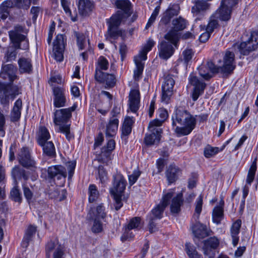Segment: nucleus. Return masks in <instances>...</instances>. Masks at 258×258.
<instances>
[{
  "label": "nucleus",
  "instance_id": "e2e57ef3",
  "mask_svg": "<svg viewBox=\"0 0 258 258\" xmlns=\"http://www.w3.org/2000/svg\"><path fill=\"white\" fill-rule=\"evenodd\" d=\"M113 196L115 201L114 207L116 211L119 210L122 207V203L121 202V197L123 194H111Z\"/></svg>",
  "mask_w": 258,
  "mask_h": 258
},
{
  "label": "nucleus",
  "instance_id": "3c124183",
  "mask_svg": "<svg viewBox=\"0 0 258 258\" xmlns=\"http://www.w3.org/2000/svg\"><path fill=\"white\" fill-rule=\"evenodd\" d=\"M185 250L189 258H200V255L190 243L185 244Z\"/></svg>",
  "mask_w": 258,
  "mask_h": 258
},
{
  "label": "nucleus",
  "instance_id": "ddd939ff",
  "mask_svg": "<svg viewBox=\"0 0 258 258\" xmlns=\"http://www.w3.org/2000/svg\"><path fill=\"white\" fill-rule=\"evenodd\" d=\"M112 185L109 189L110 194H123L127 182L123 175L117 172L112 175Z\"/></svg>",
  "mask_w": 258,
  "mask_h": 258
},
{
  "label": "nucleus",
  "instance_id": "603ef678",
  "mask_svg": "<svg viewBox=\"0 0 258 258\" xmlns=\"http://www.w3.org/2000/svg\"><path fill=\"white\" fill-rule=\"evenodd\" d=\"M219 151V150L218 147H213L208 145L204 149V156L205 157L209 158L217 154Z\"/></svg>",
  "mask_w": 258,
  "mask_h": 258
},
{
  "label": "nucleus",
  "instance_id": "4d7b16f0",
  "mask_svg": "<svg viewBox=\"0 0 258 258\" xmlns=\"http://www.w3.org/2000/svg\"><path fill=\"white\" fill-rule=\"evenodd\" d=\"M141 172L139 169H135L133 173L128 175V183L131 186L134 184L141 175Z\"/></svg>",
  "mask_w": 258,
  "mask_h": 258
},
{
  "label": "nucleus",
  "instance_id": "20e7f679",
  "mask_svg": "<svg viewBox=\"0 0 258 258\" xmlns=\"http://www.w3.org/2000/svg\"><path fill=\"white\" fill-rule=\"evenodd\" d=\"M77 108V105L74 104L71 107L56 110L53 113V122L55 125L59 126V132L64 134L66 138L71 140L73 136L70 133V124H65L72 116V112Z\"/></svg>",
  "mask_w": 258,
  "mask_h": 258
},
{
  "label": "nucleus",
  "instance_id": "412c9836",
  "mask_svg": "<svg viewBox=\"0 0 258 258\" xmlns=\"http://www.w3.org/2000/svg\"><path fill=\"white\" fill-rule=\"evenodd\" d=\"M192 230L194 235L198 238H204L208 236L212 232L208 229L206 225L200 223H196L192 227Z\"/></svg>",
  "mask_w": 258,
  "mask_h": 258
},
{
  "label": "nucleus",
  "instance_id": "bb28decb",
  "mask_svg": "<svg viewBox=\"0 0 258 258\" xmlns=\"http://www.w3.org/2000/svg\"><path fill=\"white\" fill-rule=\"evenodd\" d=\"M241 225V221L238 219L235 221L232 225L230 228V234L232 238V244L234 246H236L239 241V233L240 228Z\"/></svg>",
  "mask_w": 258,
  "mask_h": 258
},
{
  "label": "nucleus",
  "instance_id": "a18cd8bd",
  "mask_svg": "<svg viewBox=\"0 0 258 258\" xmlns=\"http://www.w3.org/2000/svg\"><path fill=\"white\" fill-rule=\"evenodd\" d=\"M98 174L100 182L102 184L103 186H105L108 180V177L107 173L103 166H99L98 168Z\"/></svg>",
  "mask_w": 258,
  "mask_h": 258
},
{
  "label": "nucleus",
  "instance_id": "393cba45",
  "mask_svg": "<svg viewBox=\"0 0 258 258\" xmlns=\"http://www.w3.org/2000/svg\"><path fill=\"white\" fill-rule=\"evenodd\" d=\"M114 5L117 9L122 11L123 16L128 17L131 15L132 4L129 0H115Z\"/></svg>",
  "mask_w": 258,
  "mask_h": 258
},
{
  "label": "nucleus",
  "instance_id": "b1692460",
  "mask_svg": "<svg viewBox=\"0 0 258 258\" xmlns=\"http://www.w3.org/2000/svg\"><path fill=\"white\" fill-rule=\"evenodd\" d=\"M170 205V211L172 214H177L180 211V207L183 204V198L182 193H178L176 196L172 197Z\"/></svg>",
  "mask_w": 258,
  "mask_h": 258
},
{
  "label": "nucleus",
  "instance_id": "dca6fc26",
  "mask_svg": "<svg viewBox=\"0 0 258 258\" xmlns=\"http://www.w3.org/2000/svg\"><path fill=\"white\" fill-rule=\"evenodd\" d=\"M141 218L136 217L130 221L128 224L124 227V232L121 237V240L124 241L129 238H132L130 231L133 229H138L141 227Z\"/></svg>",
  "mask_w": 258,
  "mask_h": 258
},
{
  "label": "nucleus",
  "instance_id": "6ab92c4d",
  "mask_svg": "<svg viewBox=\"0 0 258 258\" xmlns=\"http://www.w3.org/2000/svg\"><path fill=\"white\" fill-rule=\"evenodd\" d=\"M181 174V169L174 164L170 165L165 172L168 184L175 182Z\"/></svg>",
  "mask_w": 258,
  "mask_h": 258
},
{
  "label": "nucleus",
  "instance_id": "473e14b6",
  "mask_svg": "<svg viewBox=\"0 0 258 258\" xmlns=\"http://www.w3.org/2000/svg\"><path fill=\"white\" fill-rule=\"evenodd\" d=\"M143 60L139 56H135L134 61L136 66L134 70V78L135 81H139L142 77L143 72L144 68V64L142 61Z\"/></svg>",
  "mask_w": 258,
  "mask_h": 258
},
{
  "label": "nucleus",
  "instance_id": "69168bd1",
  "mask_svg": "<svg viewBox=\"0 0 258 258\" xmlns=\"http://www.w3.org/2000/svg\"><path fill=\"white\" fill-rule=\"evenodd\" d=\"M207 245L210 246L211 248L215 249L219 244V240L216 237H210L206 241Z\"/></svg>",
  "mask_w": 258,
  "mask_h": 258
},
{
  "label": "nucleus",
  "instance_id": "c9c22d12",
  "mask_svg": "<svg viewBox=\"0 0 258 258\" xmlns=\"http://www.w3.org/2000/svg\"><path fill=\"white\" fill-rule=\"evenodd\" d=\"M36 227L33 225H29L25 231V233L22 241L23 246L27 247L29 242L32 240L33 236L36 232Z\"/></svg>",
  "mask_w": 258,
  "mask_h": 258
},
{
  "label": "nucleus",
  "instance_id": "9d476101",
  "mask_svg": "<svg viewBox=\"0 0 258 258\" xmlns=\"http://www.w3.org/2000/svg\"><path fill=\"white\" fill-rule=\"evenodd\" d=\"M45 253L46 258H66L65 249L63 245L57 241L50 240L45 246Z\"/></svg>",
  "mask_w": 258,
  "mask_h": 258
},
{
  "label": "nucleus",
  "instance_id": "680f3d73",
  "mask_svg": "<svg viewBox=\"0 0 258 258\" xmlns=\"http://www.w3.org/2000/svg\"><path fill=\"white\" fill-rule=\"evenodd\" d=\"M94 220L93 224L92 227V231L94 233L101 232L103 230V225L101 222L98 219H92Z\"/></svg>",
  "mask_w": 258,
  "mask_h": 258
},
{
  "label": "nucleus",
  "instance_id": "2eb2a0df",
  "mask_svg": "<svg viewBox=\"0 0 258 258\" xmlns=\"http://www.w3.org/2000/svg\"><path fill=\"white\" fill-rule=\"evenodd\" d=\"M52 92L54 106L56 108L64 106L66 103L64 89L61 87H53Z\"/></svg>",
  "mask_w": 258,
  "mask_h": 258
},
{
  "label": "nucleus",
  "instance_id": "49530a36",
  "mask_svg": "<svg viewBox=\"0 0 258 258\" xmlns=\"http://www.w3.org/2000/svg\"><path fill=\"white\" fill-rule=\"evenodd\" d=\"M109 62L108 60L103 56H100L98 59L96 65L95 70L106 71L108 69Z\"/></svg>",
  "mask_w": 258,
  "mask_h": 258
},
{
  "label": "nucleus",
  "instance_id": "58836bf2",
  "mask_svg": "<svg viewBox=\"0 0 258 258\" xmlns=\"http://www.w3.org/2000/svg\"><path fill=\"white\" fill-rule=\"evenodd\" d=\"M89 202L93 203L97 200L99 197V192L97 186L93 184H90L88 187Z\"/></svg>",
  "mask_w": 258,
  "mask_h": 258
},
{
  "label": "nucleus",
  "instance_id": "4c0bfd02",
  "mask_svg": "<svg viewBox=\"0 0 258 258\" xmlns=\"http://www.w3.org/2000/svg\"><path fill=\"white\" fill-rule=\"evenodd\" d=\"M223 218V210L222 207L217 206L213 211L212 219L214 223L219 224Z\"/></svg>",
  "mask_w": 258,
  "mask_h": 258
},
{
  "label": "nucleus",
  "instance_id": "423d86ee",
  "mask_svg": "<svg viewBox=\"0 0 258 258\" xmlns=\"http://www.w3.org/2000/svg\"><path fill=\"white\" fill-rule=\"evenodd\" d=\"M24 30V27L17 25L9 32L10 38L16 49L27 50L29 48L28 40L24 35L22 34Z\"/></svg>",
  "mask_w": 258,
  "mask_h": 258
},
{
  "label": "nucleus",
  "instance_id": "0e129e2a",
  "mask_svg": "<svg viewBox=\"0 0 258 258\" xmlns=\"http://www.w3.org/2000/svg\"><path fill=\"white\" fill-rule=\"evenodd\" d=\"M76 165V162L75 161H71L66 163V166L68 170L69 178L70 179L73 176L74 170Z\"/></svg>",
  "mask_w": 258,
  "mask_h": 258
},
{
  "label": "nucleus",
  "instance_id": "1a4fd4ad",
  "mask_svg": "<svg viewBox=\"0 0 258 258\" xmlns=\"http://www.w3.org/2000/svg\"><path fill=\"white\" fill-rule=\"evenodd\" d=\"M258 47V32L253 31L247 39L240 43L238 49L240 53L246 55Z\"/></svg>",
  "mask_w": 258,
  "mask_h": 258
},
{
  "label": "nucleus",
  "instance_id": "5701e85b",
  "mask_svg": "<svg viewBox=\"0 0 258 258\" xmlns=\"http://www.w3.org/2000/svg\"><path fill=\"white\" fill-rule=\"evenodd\" d=\"M105 208L102 204H99L96 208H91L88 213L91 219H104L106 217Z\"/></svg>",
  "mask_w": 258,
  "mask_h": 258
},
{
  "label": "nucleus",
  "instance_id": "052dcab7",
  "mask_svg": "<svg viewBox=\"0 0 258 258\" xmlns=\"http://www.w3.org/2000/svg\"><path fill=\"white\" fill-rule=\"evenodd\" d=\"M239 0H222L221 4L226 8L232 10L236 6Z\"/></svg>",
  "mask_w": 258,
  "mask_h": 258
},
{
  "label": "nucleus",
  "instance_id": "7ed1b4c3",
  "mask_svg": "<svg viewBox=\"0 0 258 258\" xmlns=\"http://www.w3.org/2000/svg\"><path fill=\"white\" fill-rule=\"evenodd\" d=\"M172 125L177 137L189 135L195 128L196 118L187 110L179 107L172 116Z\"/></svg>",
  "mask_w": 258,
  "mask_h": 258
},
{
  "label": "nucleus",
  "instance_id": "c756f323",
  "mask_svg": "<svg viewBox=\"0 0 258 258\" xmlns=\"http://www.w3.org/2000/svg\"><path fill=\"white\" fill-rule=\"evenodd\" d=\"M42 147L43 154L50 158H53L56 156L55 148L52 141H47L39 144Z\"/></svg>",
  "mask_w": 258,
  "mask_h": 258
},
{
  "label": "nucleus",
  "instance_id": "4468645a",
  "mask_svg": "<svg viewBox=\"0 0 258 258\" xmlns=\"http://www.w3.org/2000/svg\"><path fill=\"white\" fill-rule=\"evenodd\" d=\"M18 160L19 163L27 168H36V163L32 157L29 148L24 147L21 148L18 154Z\"/></svg>",
  "mask_w": 258,
  "mask_h": 258
},
{
  "label": "nucleus",
  "instance_id": "37998d69",
  "mask_svg": "<svg viewBox=\"0 0 258 258\" xmlns=\"http://www.w3.org/2000/svg\"><path fill=\"white\" fill-rule=\"evenodd\" d=\"M256 161L257 159L255 158L252 163L248 172L246 182L247 184L249 185H250L251 183L252 182L255 176V174L257 168Z\"/></svg>",
  "mask_w": 258,
  "mask_h": 258
},
{
  "label": "nucleus",
  "instance_id": "7c9ffc66",
  "mask_svg": "<svg viewBox=\"0 0 258 258\" xmlns=\"http://www.w3.org/2000/svg\"><path fill=\"white\" fill-rule=\"evenodd\" d=\"M134 123L133 117L127 116L124 118L121 126L122 137H127L131 133Z\"/></svg>",
  "mask_w": 258,
  "mask_h": 258
},
{
  "label": "nucleus",
  "instance_id": "ea45409f",
  "mask_svg": "<svg viewBox=\"0 0 258 258\" xmlns=\"http://www.w3.org/2000/svg\"><path fill=\"white\" fill-rule=\"evenodd\" d=\"M187 23L186 20L181 17L174 19L172 21L173 29L177 31L184 29L186 27Z\"/></svg>",
  "mask_w": 258,
  "mask_h": 258
},
{
  "label": "nucleus",
  "instance_id": "6e6d98bb",
  "mask_svg": "<svg viewBox=\"0 0 258 258\" xmlns=\"http://www.w3.org/2000/svg\"><path fill=\"white\" fill-rule=\"evenodd\" d=\"M111 152L108 150H106L105 148H102L99 157V160L103 163L107 162L111 160Z\"/></svg>",
  "mask_w": 258,
  "mask_h": 258
},
{
  "label": "nucleus",
  "instance_id": "f704fd0d",
  "mask_svg": "<svg viewBox=\"0 0 258 258\" xmlns=\"http://www.w3.org/2000/svg\"><path fill=\"white\" fill-rule=\"evenodd\" d=\"M50 138V135L47 128L43 126H40L36 137L38 144L47 142Z\"/></svg>",
  "mask_w": 258,
  "mask_h": 258
},
{
  "label": "nucleus",
  "instance_id": "aec40b11",
  "mask_svg": "<svg viewBox=\"0 0 258 258\" xmlns=\"http://www.w3.org/2000/svg\"><path fill=\"white\" fill-rule=\"evenodd\" d=\"M159 56L164 59H167L173 54L174 49L171 43L165 41H162L158 45Z\"/></svg>",
  "mask_w": 258,
  "mask_h": 258
},
{
  "label": "nucleus",
  "instance_id": "bf43d9fd",
  "mask_svg": "<svg viewBox=\"0 0 258 258\" xmlns=\"http://www.w3.org/2000/svg\"><path fill=\"white\" fill-rule=\"evenodd\" d=\"M163 121L161 119H155L151 121L148 125V128L151 132H156L157 130H161L159 128H157L162 125Z\"/></svg>",
  "mask_w": 258,
  "mask_h": 258
},
{
  "label": "nucleus",
  "instance_id": "f257e3e1",
  "mask_svg": "<svg viewBox=\"0 0 258 258\" xmlns=\"http://www.w3.org/2000/svg\"><path fill=\"white\" fill-rule=\"evenodd\" d=\"M17 68L12 64H3L0 72V102L8 105L10 100H14L22 93V88L14 85L13 82L18 79Z\"/></svg>",
  "mask_w": 258,
  "mask_h": 258
},
{
  "label": "nucleus",
  "instance_id": "6e6552de",
  "mask_svg": "<svg viewBox=\"0 0 258 258\" xmlns=\"http://www.w3.org/2000/svg\"><path fill=\"white\" fill-rule=\"evenodd\" d=\"M174 194V189H169L167 192L164 191L160 203L152 210L150 215L157 219H161L166 207L169 204Z\"/></svg>",
  "mask_w": 258,
  "mask_h": 258
},
{
  "label": "nucleus",
  "instance_id": "774afa93",
  "mask_svg": "<svg viewBox=\"0 0 258 258\" xmlns=\"http://www.w3.org/2000/svg\"><path fill=\"white\" fill-rule=\"evenodd\" d=\"M107 73H103L102 71L95 70L94 75L95 80L99 83H102L104 82V78Z\"/></svg>",
  "mask_w": 258,
  "mask_h": 258
},
{
  "label": "nucleus",
  "instance_id": "5fc2aeb1",
  "mask_svg": "<svg viewBox=\"0 0 258 258\" xmlns=\"http://www.w3.org/2000/svg\"><path fill=\"white\" fill-rule=\"evenodd\" d=\"M218 22L216 17H214V15L210 18L209 22L207 26L206 30L211 33H212L215 29L218 27Z\"/></svg>",
  "mask_w": 258,
  "mask_h": 258
},
{
  "label": "nucleus",
  "instance_id": "864d4df0",
  "mask_svg": "<svg viewBox=\"0 0 258 258\" xmlns=\"http://www.w3.org/2000/svg\"><path fill=\"white\" fill-rule=\"evenodd\" d=\"M16 49H17L15 48H8L4 57L6 62L11 61L15 59L17 53Z\"/></svg>",
  "mask_w": 258,
  "mask_h": 258
},
{
  "label": "nucleus",
  "instance_id": "a211bd4d",
  "mask_svg": "<svg viewBox=\"0 0 258 258\" xmlns=\"http://www.w3.org/2000/svg\"><path fill=\"white\" fill-rule=\"evenodd\" d=\"M78 12L82 16H88L95 8L93 2L90 0H79L78 3Z\"/></svg>",
  "mask_w": 258,
  "mask_h": 258
},
{
  "label": "nucleus",
  "instance_id": "e433bc0d",
  "mask_svg": "<svg viewBox=\"0 0 258 258\" xmlns=\"http://www.w3.org/2000/svg\"><path fill=\"white\" fill-rule=\"evenodd\" d=\"M155 44V42L152 39H149L146 44L142 47L138 55L136 56H139L142 60H145L147 58V53L152 49Z\"/></svg>",
  "mask_w": 258,
  "mask_h": 258
},
{
  "label": "nucleus",
  "instance_id": "a19ab883",
  "mask_svg": "<svg viewBox=\"0 0 258 258\" xmlns=\"http://www.w3.org/2000/svg\"><path fill=\"white\" fill-rule=\"evenodd\" d=\"M74 35L77 39V44L79 49L80 50L84 49L86 45V38L85 34L82 33L75 31Z\"/></svg>",
  "mask_w": 258,
  "mask_h": 258
},
{
  "label": "nucleus",
  "instance_id": "c85d7f7f",
  "mask_svg": "<svg viewBox=\"0 0 258 258\" xmlns=\"http://www.w3.org/2000/svg\"><path fill=\"white\" fill-rule=\"evenodd\" d=\"M151 132V134H147L144 139V142L147 146L157 144L160 140L161 130H157L156 132Z\"/></svg>",
  "mask_w": 258,
  "mask_h": 258
},
{
  "label": "nucleus",
  "instance_id": "338daca9",
  "mask_svg": "<svg viewBox=\"0 0 258 258\" xmlns=\"http://www.w3.org/2000/svg\"><path fill=\"white\" fill-rule=\"evenodd\" d=\"M180 8L178 5L174 4L171 6H170L168 9L166 11V12H169V14L172 17L174 16H176L178 15L179 12Z\"/></svg>",
  "mask_w": 258,
  "mask_h": 258
},
{
  "label": "nucleus",
  "instance_id": "cd10ccee",
  "mask_svg": "<svg viewBox=\"0 0 258 258\" xmlns=\"http://www.w3.org/2000/svg\"><path fill=\"white\" fill-rule=\"evenodd\" d=\"M119 121L115 118H111L106 125L105 135L106 137H113L116 134Z\"/></svg>",
  "mask_w": 258,
  "mask_h": 258
},
{
  "label": "nucleus",
  "instance_id": "79ce46f5",
  "mask_svg": "<svg viewBox=\"0 0 258 258\" xmlns=\"http://www.w3.org/2000/svg\"><path fill=\"white\" fill-rule=\"evenodd\" d=\"M167 40L169 41L171 44L175 45L178 42L179 37L178 31L175 29H172L168 32L164 36Z\"/></svg>",
  "mask_w": 258,
  "mask_h": 258
},
{
  "label": "nucleus",
  "instance_id": "0eeeda50",
  "mask_svg": "<svg viewBox=\"0 0 258 258\" xmlns=\"http://www.w3.org/2000/svg\"><path fill=\"white\" fill-rule=\"evenodd\" d=\"M31 5V0H6L0 6L1 18L5 20L9 16V9L13 7L28 9Z\"/></svg>",
  "mask_w": 258,
  "mask_h": 258
},
{
  "label": "nucleus",
  "instance_id": "39448f33",
  "mask_svg": "<svg viewBox=\"0 0 258 258\" xmlns=\"http://www.w3.org/2000/svg\"><path fill=\"white\" fill-rule=\"evenodd\" d=\"M126 18L123 16V13L121 11H117L116 13L112 15L110 19H107L106 23L108 26L107 33L105 35L106 38L117 39L119 36H122L125 31L119 29L122 19Z\"/></svg>",
  "mask_w": 258,
  "mask_h": 258
},
{
  "label": "nucleus",
  "instance_id": "a878e982",
  "mask_svg": "<svg viewBox=\"0 0 258 258\" xmlns=\"http://www.w3.org/2000/svg\"><path fill=\"white\" fill-rule=\"evenodd\" d=\"M19 72L21 74H30L33 69L31 59L22 57L18 61Z\"/></svg>",
  "mask_w": 258,
  "mask_h": 258
},
{
  "label": "nucleus",
  "instance_id": "f03ea898",
  "mask_svg": "<svg viewBox=\"0 0 258 258\" xmlns=\"http://www.w3.org/2000/svg\"><path fill=\"white\" fill-rule=\"evenodd\" d=\"M214 61L217 63L216 65L212 61H209L206 66L202 65L198 68L200 75L205 80H208L212 77L210 72L229 75L235 69L234 53L229 50L216 54Z\"/></svg>",
  "mask_w": 258,
  "mask_h": 258
},
{
  "label": "nucleus",
  "instance_id": "13d9d810",
  "mask_svg": "<svg viewBox=\"0 0 258 258\" xmlns=\"http://www.w3.org/2000/svg\"><path fill=\"white\" fill-rule=\"evenodd\" d=\"M11 199L16 202L21 203L22 201V196L20 190L17 187L12 188L10 192Z\"/></svg>",
  "mask_w": 258,
  "mask_h": 258
},
{
  "label": "nucleus",
  "instance_id": "09e8293b",
  "mask_svg": "<svg viewBox=\"0 0 258 258\" xmlns=\"http://www.w3.org/2000/svg\"><path fill=\"white\" fill-rule=\"evenodd\" d=\"M175 81L173 78L170 77H167L165 79L164 83L162 86V90L171 91L173 92V86Z\"/></svg>",
  "mask_w": 258,
  "mask_h": 258
},
{
  "label": "nucleus",
  "instance_id": "f3484780",
  "mask_svg": "<svg viewBox=\"0 0 258 258\" xmlns=\"http://www.w3.org/2000/svg\"><path fill=\"white\" fill-rule=\"evenodd\" d=\"M48 176L50 179L56 177L59 180L61 178H66L67 175V170L61 165H56L49 166L47 169Z\"/></svg>",
  "mask_w": 258,
  "mask_h": 258
},
{
  "label": "nucleus",
  "instance_id": "f8f14e48",
  "mask_svg": "<svg viewBox=\"0 0 258 258\" xmlns=\"http://www.w3.org/2000/svg\"><path fill=\"white\" fill-rule=\"evenodd\" d=\"M188 80L189 83L194 87L191 96L192 100L196 101L204 93L206 84L194 73H191L189 75Z\"/></svg>",
  "mask_w": 258,
  "mask_h": 258
},
{
  "label": "nucleus",
  "instance_id": "2f4dec72",
  "mask_svg": "<svg viewBox=\"0 0 258 258\" xmlns=\"http://www.w3.org/2000/svg\"><path fill=\"white\" fill-rule=\"evenodd\" d=\"M231 10L222 6L221 4L220 7L213 15L214 17L219 19L221 21H227L231 17Z\"/></svg>",
  "mask_w": 258,
  "mask_h": 258
},
{
  "label": "nucleus",
  "instance_id": "4be33fe9",
  "mask_svg": "<svg viewBox=\"0 0 258 258\" xmlns=\"http://www.w3.org/2000/svg\"><path fill=\"white\" fill-rule=\"evenodd\" d=\"M140 94L139 90L131 91L129 96L130 108L133 112H136L139 108Z\"/></svg>",
  "mask_w": 258,
  "mask_h": 258
},
{
  "label": "nucleus",
  "instance_id": "de8ad7c7",
  "mask_svg": "<svg viewBox=\"0 0 258 258\" xmlns=\"http://www.w3.org/2000/svg\"><path fill=\"white\" fill-rule=\"evenodd\" d=\"M194 55V52L191 49H186L182 52V60L186 66L189 64Z\"/></svg>",
  "mask_w": 258,
  "mask_h": 258
},
{
  "label": "nucleus",
  "instance_id": "9b49d317",
  "mask_svg": "<svg viewBox=\"0 0 258 258\" xmlns=\"http://www.w3.org/2000/svg\"><path fill=\"white\" fill-rule=\"evenodd\" d=\"M66 44V36L61 34H57L53 43L52 57L58 62H61L63 59Z\"/></svg>",
  "mask_w": 258,
  "mask_h": 258
},
{
  "label": "nucleus",
  "instance_id": "c03bdc74",
  "mask_svg": "<svg viewBox=\"0 0 258 258\" xmlns=\"http://www.w3.org/2000/svg\"><path fill=\"white\" fill-rule=\"evenodd\" d=\"M12 174L15 179L23 178L24 180H27L28 179L25 170L18 166H15L13 168Z\"/></svg>",
  "mask_w": 258,
  "mask_h": 258
},
{
  "label": "nucleus",
  "instance_id": "8fccbe9b",
  "mask_svg": "<svg viewBox=\"0 0 258 258\" xmlns=\"http://www.w3.org/2000/svg\"><path fill=\"white\" fill-rule=\"evenodd\" d=\"M104 82L101 84H105V88L113 87L116 83L115 76L112 74H107L104 78Z\"/></svg>",
  "mask_w": 258,
  "mask_h": 258
},
{
  "label": "nucleus",
  "instance_id": "72a5a7b5",
  "mask_svg": "<svg viewBox=\"0 0 258 258\" xmlns=\"http://www.w3.org/2000/svg\"><path fill=\"white\" fill-rule=\"evenodd\" d=\"M22 101L21 99H17L15 102L13 108L11 113V120L15 122L19 119L21 114Z\"/></svg>",
  "mask_w": 258,
  "mask_h": 258
}]
</instances>
